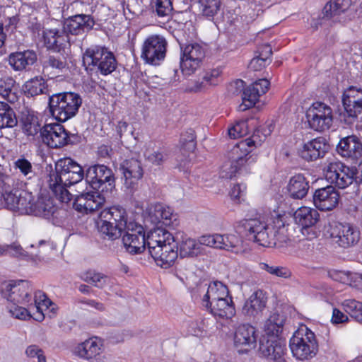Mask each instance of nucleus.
I'll use <instances>...</instances> for the list:
<instances>
[{"label": "nucleus", "instance_id": "c03bdc74", "mask_svg": "<svg viewBox=\"0 0 362 362\" xmlns=\"http://www.w3.org/2000/svg\"><path fill=\"white\" fill-rule=\"evenodd\" d=\"M98 228L104 239L114 240L122 235V229L114 224L103 221L100 218L98 222Z\"/></svg>", "mask_w": 362, "mask_h": 362}, {"label": "nucleus", "instance_id": "49530a36", "mask_svg": "<svg viewBox=\"0 0 362 362\" xmlns=\"http://www.w3.org/2000/svg\"><path fill=\"white\" fill-rule=\"evenodd\" d=\"M151 5L153 11L158 17L170 18L173 11L171 0H151Z\"/></svg>", "mask_w": 362, "mask_h": 362}, {"label": "nucleus", "instance_id": "72a5a7b5", "mask_svg": "<svg viewBox=\"0 0 362 362\" xmlns=\"http://www.w3.org/2000/svg\"><path fill=\"white\" fill-rule=\"evenodd\" d=\"M353 0H330L327 2L323 9V18L337 21L339 16L351 7Z\"/></svg>", "mask_w": 362, "mask_h": 362}, {"label": "nucleus", "instance_id": "cd10ccee", "mask_svg": "<svg viewBox=\"0 0 362 362\" xmlns=\"http://www.w3.org/2000/svg\"><path fill=\"white\" fill-rule=\"evenodd\" d=\"M203 307L216 318L230 319L235 315L234 303L230 296Z\"/></svg>", "mask_w": 362, "mask_h": 362}, {"label": "nucleus", "instance_id": "13d9d810", "mask_svg": "<svg viewBox=\"0 0 362 362\" xmlns=\"http://www.w3.org/2000/svg\"><path fill=\"white\" fill-rule=\"evenodd\" d=\"M223 241L221 243V248L220 250H226L232 251L233 249L239 247L241 244L240 238L235 234L222 235Z\"/></svg>", "mask_w": 362, "mask_h": 362}, {"label": "nucleus", "instance_id": "a878e982", "mask_svg": "<svg viewBox=\"0 0 362 362\" xmlns=\"http://www.w3.org/2000/svg\"><path fill=\"white\" fill-rule=\"evenodd\" d=\"M337 151L344 158L358 160L362 157V142L356 136H349L340 140Z\"/></svg>", "mask_w": 362, "mask_h": 362}, {"label": "nucleus", "instance_id": "f8f14e48", "mask_svg": "<svg viewBox=\"0 0 362 362\" xmlns=\"http://www.w3.org/2000/svg\"><path fill=\"white\" fill-rule=\"evenodd\" d=\"M74 353L90 362H104L105 345L102 339L93 337L76 345Z\"/></svg>", "mask_w": 362, "mask_h": 362}, {"label": "nucleus", "instance_id": "603ef678", "mask_svg": "<svg viewBox=\"0 0 362 362\" xmlns=\"http://www.w3.org/2000/svg\"><path fill=\"white\" fill-rule=\"evenodd\" d=\"M144 157L147 161L153 165H161L168 158V153L163 149H146Z\"/></svg>", "mask_w": 362, "mask_h": 362}, {"label": "nucleus", "instance_id": "09e8293b", "mask_svg": "<svg viewBox=\"0 0 362 362\" xmlns=\"http://www.w3.org/2000/svg\"><path fill=\"white\" fill-rule=\"evenodd\" d=\"M18 199L17 211L21 214H30L34 203L32 193L27 191H20Z\"/></svg>", "mask_w": 362, "mask_h": 362}, {"label": "nucleus", "instance_id": "2f4dec72", "mask_svg": "<svg viewBox=\"0 0 362 362\" xmlns=\"http://www.w3.org/2000/svg\"><path fill=\"white\" fill-rule=\"evenodd\" d=\"M37 61V54L31 50L11 53L8 57V63L16 71L25 70Z\"/></svg>", "mask_w": 362, "mask_h": 362}, {"label": "nucleus", "instance_id": "0eeeda50", "mask_svg": "<svg viewBox=\"0 0 362 362\" xmlns=\"http://www.w3.org/2000/svg\"><path fill=\"white\" fill-rule=\"evenodd\" d=\"M289 346L293 356L300 361L313 358L318 351L315 334L305 325L300 326L294 332Z\"/></svg>", "mask_w": 362, "mask_h": 362}, {"label": "nucleus", "instance_id": "5fc2aeb1", "mask_svg": "<svg viewBox=\"0 0 362 362\" xmlns=\"http://www.w3.org/2000/svg\"><path fill=\"white\" fill-rule=\"evenodd\" d=\"M66 61L64 57L49 56L43 64V73H47L49 76V71L50 69L57 71L59 73L66 66Z\"/></svg>", "mask_w": 362, "mask_h": 362}, {"label": "nucleus", "instance_id": "412c9836", "mask_svg": "<svg viewBox=\"0 0 362 362\" xmlns=\"http://www.w3.org/2000/svg\"><path fill=\"white\" fill-rule=\"evenodd\" d=\"M340 194L333 185L315 190L313 194V204L321 211H331L339 204Z\"/></svg>", "mask_w": 362, "mask_h": 362}, {"label": "nucleus", "instance_id": "a19ab883", "mask_svg": "<svg viewBox=\"0 0 362 362\" xmlns=\"http://www.w3.org/2000/svg\"><path fill=\"white\" fill-rule=\"evenodd\" d=\"M82 279L98 288H103L112 283V279L109 276L95 270H88L84 272Z\"/></svg>", "mask_w": 362, "mask_h": 362}, {"label": "nucleus", "instance_id": "e433bc0d", "mask_svg": "<svg viewBox=\"0 0 362 362\" xmlns=\"http://www.w3.org/2000/svg\"><path fill=\"white\" fill-rule=\"evenodd\" d=\"M43 38L48 49H57L69 41L68 36L62 28L46 29L43 32Z\"/></svg>", "mask_w": 362, "mask_h": 362}, {"label": "nucleus", "instance_id": "1a4fd4ad", "mask_svg": "<svg viewBox=\"0 0 362 362\" xmlns=\"http://www.w3.org/2000/svg\"><path fill=\"white\" fill-rule=\"evenodd\" d=\"M324 170L326 180L334 185V187L345 189L354 181L356 169L351 168L340 161L329 162Z\"/></svg>", "mask_w": 362, "mask_h": 362}, {"label": "nucleus", "instance_id": "c9c22d12", "mask_svg": "<svg viewBox=\"0 0 362 362\" xmlns=\"http://www.w3.org/2000/svg\"><path fill=\"white\" fill-rule=\"evenodd\" d=\"M285 317L278 313H273L266 320L264 330L266 338H278L283 330Z\"/></svg>", "mask_w": 362, "mask_h": 362}, {"label": "nucleus", "instance_id": "8fccbe9b", "mask_svg": "<svg viewBox=\"0 0 362 362\" xmlns=\"http://www.w3.org/2000/svg\"><path fill=\"white\" fill-rule=\"evenodd\" d=\"M35 306L40 315L37 320L42 321L45 318L43 312L47 310L52 305V302L41 291L35 293Z\"/></svg>", "mask_w": 362, "mask_h": 362}, {"label": "nucleus", "instance_id": "5701e85b", "mask_svg": "<svg viewBox=\"0 0 362 362\" xmlns=\"http://www.w3.org/2000/svg\"><path fill=\"white\" fill-rule=\"evenodd\" d=\"M257 334L255 328L243 324L238 326L235 332L233 341L239 352H246L255 346Z\"/></svg>", "mask_w": 362, "mask_h": 362}, {"label": "nucleus", "instance_id": "774afa93", "mask_svg": "<svg viewBox=\"0 0 362 362\" xmlns=\"http://www.w3.org/2000/svg\"><path fill=\"white\" fill-rule=\"evenodd\" d=\"M10 313L14 317L20 320H26L30 317L27 309L18 305H13V307L10 308Z\"/></svg>", "mask_w": 362, "mask_h": 362}, {"label": "nucleus", "instance_id": "2eb2a0df", "mask_svg": "<svg viewBox=\"0 0 362 362\" xmlns=\"http://www.w3.org/2000/svg\"><path fill=\"white\" fill-rule=\"evenodd\" d=\"M33 288L29 281L19 280L5 284L1 288L2 296L13 305H26L31 300Z\"/></svg>", "mask_w": 362, "mask_h": 362}, {"label": "nucleus", "instance_id": "de8ad7c7", "mask_svg": "<svg viewBox=\"0 0 362 362\" xmlns=\"http://www.w3.org/2000/svg\"><path fill=\"white\" fill-rule=\"evenodd\" d=\"M25 91L32 96L45 93L47 86L42 77H35L26 82L25 84Z\"/></svg>", "mask_w": 362, "mask_h": 362}, {"label": "nucleus", "instance_id": "79ce46f5", "mask_svg": "<svg viewBox=\"0 0 362 362\" xmlns=\"http://www.w3.org/2000/svg\"><path fill=\"white\" fill-rule=\"evenodd\" d=\"M259 55L253 58L250 63V68L254 71H258L265 66L267 62H270V57L272 54V49L270 45L264 44L258 49Z\"/></svg>", "mask_w": 362, "mask_h": 362}, {"label": "nucleus", "instance_id": "864d4df0", "mask_svg": "<svg viewBox=\"0 0 362 362\" xmlns=\"http://www.w3.org/2000/svg\"><path fill=\"white\" fill-rule=\"evenodd\" d=\"M261 269L266 271L269 274L283 279H289L292 276L291 271L286 267L269 265L267 263L259 264Z\"/></svg>", "mask_w": 362, "mask_h": 362}, {"label": "nucleus", "instance_id": "4d7b16f0", "mask_svg": "<svg viewBox=\"0 0 362 362\" xmlns=\"http://www.w3.org/2000/svg\"><path fill=\"white\" fill-rule=\"evenodd\" d=\"M222 235L219 233L203 235L199 238V244L215 249H221L223 241Z\"/></svg>", "mask_w": 362, "mask_h": 362}, {"label": "nucleus", "instance_id": "58836bf2", "mask_svg": "<svg viewBox=\"0 0 362 362\" xmlns=\"http://www.w3.org/2000/svg\"><path fill=\"white\" fill-rule=\"evenodd\" d=\"M199 240L197 242L191 238H183L180 243V255L181 257H197L202 253L203 249Z\"/></svg>", "mask_w": 362, "mask_h": 362}, {"label": "nucleus", "instance_id": "338daca9", "mask_svg": "<svg viewBox=\"0 0 362 362\" xmlns=\"http://www.w3.org/2000/svg\"><path fill=\"white\" fill-rule=\"evenodd\" d=\"M0 248H2L4 250L3 253L1 255H9L13 257L25 256V251L23 250V248L20 245L16 244L6 246H0Z\"/></svg>", "mask_w": 362, "mask_h": 362}, {"label": "nucleus", "instance_id": "e2e57ef3", "mask_svg": "<svg viewBox=\"0 0 362 362\" xmlns=\"http://www.w3.org/2000/svg\"><path fill=\"white\" fill-rule=\"evenodd\" d=\"M222 69L220 67L207 71L203 76L206 84L216 86L221 81Z\"/></svg>", "mask_w": 362, "mask_h": 362}, {"label": "nucleus", "instance_id": "9d476101", "mask_svg": "<svg viewBox=\"0 0 362 362\" xmlns=\"http://www.w3.org/2000/svg\"><path fill=\"white\" fill-rule=\"evenodd\" d=\"M327 233L335 243L344 248L355 245L360 239L359 230L348 223H332Z\"/></svg>", "mask_w": 362, "mask_h": 362}, {"label": "nucleus", "instance_id": "20e7f679", "mask_svg": "<svg viewBox=\"0 0 362 362\" xmlns=\"http://www.w3.org/2000/svg\"><path fill=\"white\" fill-rule=\"evenodd\" d=\"M259 130L254 132L248 139L241 141L235 145L228 152V160L224 163L221 168V177L231 179L236 173L243 170L247 172V164L251 152L250 148L253 146L260 145L262 139H259Z\"/></svg>", "mask_w": 362, "mask_h": 362}, {"label": "nucleus", "instance_id": "bb28decb", "mask_svg": "<svg viewBox=\"0 0 362 362\" xmlns=\"http://www.w3.org/2000/svg\"><path fill=\"white\" fill-rule=\"evenodd\" d=\"M120 169L124 175V185L128 188H133L144 175L141 162L134 158L124 160Z\"/></svg>", "mask_w": 362, "mask_h": 362}, {"label": "nucleus", "instance_id": "c756f323", "mask_svg": "<svg viewBox=\"0 0 362 362\" xmlns=\"http://www.w3.org/2000/svg\"><path fill=\"white\" fill-rule=\"evenodd\" d=\"M230 296L229 290L226 285L218 281H214L209 284L206 293L202 298V305H211V303L218 301Z\"/></svg>", "mask_w": 362, "mask_h": 362}, {"label": "nucleus", "instance_id": "aec40b11", "mask_svg": "<svg viewBox=\"0 0 362 362\" xmlns=\"http://www.w3.org/2000/svg\"><path fill=\"white\" fill-rule=\"evenodd\" d=\"M259 351L260 355L274 362H286V347L278 338H266L260 340Z\"/></svg>", "mask_w": 362, "mask_h": 362}, {"label": "nucleus", "instance_id": "393cba45", "mask_svg": "<svg viewBox=\"0 0 362 362\" xmlns=\"http://www.w3.org/2000/svg\"><path fill=\"white\" fill-rule=\"evenodd\" d=\"M329 149L325 138L320 136L305 143L300 151V157L307 161L323 158Z\"/></svg>", "mask_w": 362, "mask_h": 362}, {"label": "nucleus", "instance_id": "ddd939ff", "mask_svg": "<svg viewBox=\"0 0 362 362\" xmlns=\"http://www.w3.org/2000/svg\"><path fill=\"white\" fill-rule=\"evenodd\" d=\"M167 49V41L160 35H154L147 37L142 46L141 57L148 64H159L163 60Z\"/></svg>", "mask_w": 362, "mask_h": 362}, {"label": "nucleus", "instance_id": "473e14b6", "mask_svg": "<svg viewBox=\"0 0 362 362\" xmlns=\"http://www.w3.org/2000/svg\"><path fill=\"white\" fill-rule=\"evenodd\" d=\"M266 305V298L261 290L254 292L245 301L243 307L245 315L255 317L259 314Z\"/></svg>", "mask_w": 362, "mask_h": 362}, {"label": "nucleus", "instance_id": "4468645a", "mask_svg": "<svg viewBox=\"0 0 362 362\" xmlns=\"http://www.w3.org/2000/svg\"><path fill=\"white\" fill-rule=\"evenodd\" d=\"M124 230L122 242L126 250L131 254L143 252L147 245V237L145 235L143 226L134 222H129Z\"/></svg>", "mask_w": 362, "mask_h": 362}, {"label": "nucleus", "instance_id": "37998d69", "mask_svg": "<svg viewBox=\"0 0 362 362\" xmlns=\"http://www.w3.org/2000/svg\"><path fill=\"white\" fill-rule=\"evenodd\" d=\"M21 122L23 131L28 136H34L42 131L38 118L32 113L28 112L27 114H23L21 117Z\"/></svg>", "mask_w": 362, "mask_h": 362}, {"label": "nucleus", "instance_id": "f704fd0d", "mask_svg": "<svg viewBox=\"0 0 362 362\" xmlns=\"http://www.w3.org/2000/svg\"><path fill=\"white\" fill-rule=\"evenodd\" d=\"M56 212L57 207L53 201L48 197H40L34 202L30 215L49 218Z\"/></svg>", "mask_w": 362, "mask_h": 362}, {"label": "nucleus", "instance_id": "f257e3e1", "mask_svg": "<svg viewBox=\"0 0 362 362\" xmlns=\"http://www.w3.org/2000/svg\"><path fill=\"white\" fill-rule=\"evenodd\" d=\"M286 218L285 214L274 212L267 221L250 219L246 221L244 227L248 238L259 245L283 247L291 243Z\"/></svg>", "mask_w": 362, "mask_h": 362}, {"label": "nucleus", "instance_id": "6ab92c4d", "mask_svg": "<svg viewBox=\"0 0 362 362\" xmlns=\"http://www.w3.org/2000/svg\"><path fill=\"white\" fill-rule=\"evenodd\" d=\"M105 202V197L98 191L81 192L76 195L74 207L81 213L95 211L101 208Z\"/></svg>", "mask_w": 362, "mask_h": 362}, {"label": "nucleus", "instance_id": "f3484780", "mask_svg": "<svg viewBox=\"0 0 362 362\" xmlns=\"http://www.w3.org/2000/svg\"><path fill=\"white\" fill-rule=\"evenodd\" d=\"M181 49L182 52L180 62L182 71L186 74H191L200 66L204 58V49L197 43L187 45L182 47Z\"/></svg>", "mask_w": 362, "mask_h": 362}, {"label": "nucleus", "instance_id": "bf43d9fd", "mask_svg": "<svg viewBox=\"0 0 362 362\" xmlns=\"http://www.w3.org/2000/svg\"><path fill=\"white\" fill-rule=\"evenodd\" d=\"M8 187L4 188L2 190L5 204L8 209L12 211H17L18 208V198L20 190H15L14 192H7Z\"/></svg>", "mask_w": 362, "mask_h": 362}, {"label": "nucleus", "instance_id": "680f3d73", "mask_svg": "<svg viewBox=\"0 0 362 362\" xmlns=\"http://www.w3.org/2000/svg\"><path fill=\"white\" fill-rule=\"evenodd\" d=\"M346 310L358 321V316L362 315V303L354 299H348L343 303Z\"/></svg>", "mask_w": 362, "mask_h": 362}, {"label": "nucleus", "instance_id": "dca6fc26", "mask_svg": "<svg viewBox=\"0 0 362 362\" xmlns=\"http://www.w3.org/2000/svg\"><path fill=\"white\" fill-rule=\"evenodd\" d=\"M341 102L347 117L354 121L362 114V88L349 86L344 90Z\"/></svg>", "mask_w": 362, "mask_h": 362}, {"label": "nucleus", "instance_id": "4c0bfd02", "mask_svg": "<svg viewBox=\"0 0 362 362\" xmlns=\"http://www.w3.org/2000/svg\"><path fill=\"white\" fill-rule=\"evenodd\" d=\"M294 219L303 228H308L317 222L319 213L315 209L303 206L296 210L294 214Z\"/></svg>", "mask_w": 362, "mask_h": 362}, {"label": "nucleus", "instance_id": "7ed1b4c3", "mask_svg": "<svg viewBox=\"0 0 362 362\" xmlns=\"http://www.w3.org/2000/svg\"><path fill=\"white\" fill-rule=\"evenodd\" d=\"M148 252L156 264L162 268L172 267L178 257L177 243L166 230L158 228L147 235Z\"/></svg>", "mask_w": 362, "mask_h": 362}, {"label": "nucleus", "instance_id": "4be33fe9", "mask_svg": "<svg viewBox=\"0 0 362 362\" xmlns=\"http://www.w3.org/2000/svg\"><path fill=\"white\" fill-rule=\"evenodd\" d=\"M94 25L95 21L90 15L78 14L65 20L62 29L69 37V34L78 35L88 33Z\"/></svg>", "mask_w": 362, "mask_h": 362}, {"label": "nucleus", "instance_id": "6e6d98bb", "mask_svg": "<svg viewBox=\"0 0 362 362\" xmlns=\"http://www.w3.org/2000/svg\"><path fill=\"white\" fill-rule=\"evenodd\" d=\"M200 9L204 16L212 17L220 9L221 0H199Z\"/></svg>", "mask_w": 362, "mask_h": 362}, {"label": "nucleus", "instance_id": "a211bd4d", "mask_svg": "<svg viewBox=\"0 0 362 362\" xmlns=\"http://www.w3.org/2000/svg\"><path fill=\"white\" fill-rule=\"evenodd\" d=\"M41 136L43 142L52 148L63 147L69 141L68 132L64 126L58 123L44 125Z\"/></svg>", "mask_w": 362, "mask_h": 362}, {"label": "nucleus", "instance_id": "b1692460", "mask_svg": "<svg viewBox=\"0 0 362 362\" xmlns=\"http://www.w3.org/2000/svg\"><path fill=\"white\" fill-rule=\"evenodd\" d=\"M269 81L266 78L256 81L243 92V103L238 107L240 111H245L253 107L261 95L269 89Z\"/></svg>", "mask_w": 362, "mask_h": 362}, {"label": "nucleus", "instance_id": "c85d7f7f", "mask_svg": "<svg viewBox=\"0 0 362 362\" xmlns=\"http://www.w3.org/2000/svg\"><path fill=\"white\" fill-rule=\"evenodd\" d=\"M310 189V183L307 177L301 173L292 176L286 186L289 197L294 199L304 198Z\"/></svg>", "mask_w": 362, "mask_h": 362}, {"label": "nucleus", "instance_id": "9b49d317", "mask_svg": "<svg viewBox=\"0 0 362 362\" xmlns=\"http://www.w3.org/2000/svg\"><path fill=\"white\" fill-rule=\"evenodd\" d=\"M86 181L96 190L111 191L115 187V177L111 169L104 165L90 166L86 171Z\"/></svg>", "mask_w": 362, "mask_h": 362}, {"label": "nucleus", "instance_id": "f03ea898", "mask_svg": "<svg viewBox=\"0 0 362 362\" xmlns=\"http://www.w3.org/2000/svg\"><path fill=\"white\" fill-rule=\"evenodd\" d=\"M84 177L82 167L70 158H64L55 163V170L50 173L49 187L61 202L68 203L72 194L67 187L78 183Z\"/></svg>", "mask_w": 362, "mask_h": 362}, {"label": "nucleus", "instance_id": "0e129e2a", "mask_svg": "<svg viewBox=\"0 0 362 362\" xmlns=\"http://www.w3.org/2000/svg\"><path fill=\"white\" fill-rule=\"evenodd\" d=\"M25 354L29 358H37L38 362H47L44 351L38 346L32 344L27 347Z\"/></svg>", "mask_w": 362, "mask_h": 362}, {"label": "nucleus", "instance_id": "ea45409f", "mask_svg": "<svg viewBox=\"0 0 362 362\" xmlns=\"http://www.w3.org/2000/svg\"><path fill=\"white\" fill-rule=\"evenodd\" d=\"M18 124L13 109L6 103L0 102V129L13 128Z\"/></svg>", "mask_w": 362, "mask_h": 362}, {"label": "nucleus", "instance_id": "39448f33", "mask_svg": "<svg viewBox=\"0 0 362 362\" xmlns=\"http://www.w3.org/2000/svg\"><path fill=\"white\" fill-rule=\"evenodd\" d=\"M81 105V95L74 92L53 94L49 98L50 112L59 122H66L74 117Z\"/></svg>", "mask_w": 362, "mask_h": 362}, {"label": "nucleus", "instance_id": "69168bd1", "mask_svg": "<svg viewBox=\"0 0 362 362\" xmlns=\"http://www.w3.org/2000/svg\"><path fill=\"white\" fill-rule=\"evenodd\" d=\"M245 88V82L243 80L237 79L229 83L228 86V92L232 95H238L242 93V99L243 98V92Z\"/></svg>", "mask_w": 362, "mask_h": 362}, {"label": "nucleus", "instance_id": "423d86ee", "mask_svg": "<svg viewBox=\"0 0 362 362\" xmlns=\"http://www.w3.org/2000/svg\"><path fill=\"white\" fill-rule=\"evenodd\" d=\"M83 63L87 71L100 72L105 76L113 72L117 67L113 53L101 46L88 48L83 53Z\"/></svg>", "mask_w": 362, "mask_h": 362}, {"label": "nucleus", "instance_id": "a18cd8bd", "mask_svg": "<svg viewBox=\"0 0 362 362\" xmlns=\"http://www.w3.org/2000/svg\"><path fill=\"white\" fill-rule=\"evenodd\" d=\"M153 216L155 220L158 223H163L164 225H170L172 220H175V215L173 214L172 209L168 206H164L162 204H156L154 206Z\"/></svg>", "mask_w": 362, "mask_h": 362}, {"label": "nucleus", "instance_id": "3c124183", "mask_svg": "<svg viewBox=\"0 0 362 362\" xmlns=\"http://www.w3.org/2000/svg\"><path fill=\"white\" fill-rule=\"evenodd\" d=\"M13 168L21 175L28 180L33 177L35 175L32 163L24 157H21L15 160Z\"/></svg>", "mask_w": 362, "mask_h": 362}, {"label": "nucleus", "instance_id": "7c9ffc66", "mask_svg": "<svg viewBox=\"0 0 362 362\" xmlns=\"http://www.w3.org/2000/svg\"><path fill=\"white\" fill-rule=\"evenodd\" d=\"M99 218L103 221L114 224L124 230L128 226L127 213L120 206H112L101 211Z\"/></svg>", "mask_w": 362, "mask_h": 362}, {"label": "nucleus", "instance_id": "052dcab7", "mask_svg": "<svg viewBox=\"0 0 362 362\" xmlns=\"http://www.w3.org/2000/svg\"><path fill=\"white\" fill-rule=\"evenodd\" d=\"M248 134L247 121H240L228 129V135L231 139L243 137Z\"/></svg>", "mask_w": 362, "mask_h": 362}, {"label": "nucleus", "instance_id": "6e6552de", "mask_svg": "<svg viewBox=\"0 0 362 362\" xmlns=\"http://www.w3.org/2000/svg\"><path fill=\"white\" fill-rule=\"evenodd\" d=\"M306 117L309 127L317 132L329 129L333 123L334 115L332 107L322 102H315L308 108Z\"/></svg>", "mask_w": 362, "mask_h": 362}]
</instances>
